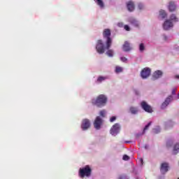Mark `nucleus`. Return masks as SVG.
I'll return each mask as SVG.
<instances>
[{
	"label": "nucleus",
	"mask_w": 179,
	"mask_h": 179,
	"mask_svg": "<svg viewBox=\"0 0 179 179\" xmlns=\"http://www.w3.org/2000/svg\"><path fill=\"white\" fill-rule=\"evenodd\" d=\"M150 125H152V122H148V124L144 127L143 132H145V131H148V129H149V127H150Z\"/></svg>",
	"instance_id": "nucleus-25"
},
{
	"label": "nucleus",
	"mask_w": 179,
	"mask_h": 179,
	"mask_svg": "<svg viewBox=\"0 0 179 179\" xmlns=\"http://www.w3.org/2000/svg\"><path fill=\"white\" fill-rule=\"evenodd\" d=\"M90 120L89 119H84L82 121L81 124V129L83 131H87V129H89L90 128Z\"/></svg>",
	"instance_id": "nucleus-8"
},
{
	"label": "nucleus",
	"mask_w": 179,
	"mask_h": 179,
	"mask_svg": "<svg viewBox=\"0 0 179 179\" xmlns=\"http://www.w3.org/2000/svg\"><path fill=\"white\" fill-rule=\"evenodd\" d=\"M160 171L162 174H166L169 171V164L164 162L161 164Z\"/></svg>",
	"instance_id": "nucleus-9"
},
{
	"label": "nucleus",
	"mask_w": 179,
	"mask_h": 179,
	"mask_svg": "<svg viewBox=\"0 0 179 179\" xmlns=\"http://www.w3.org/2000/svg\"><path fill=\"white\" fill-rule=\"evenodd\" d=\"M178 99H179V93H178Z\"/></svg>",
	"instance_id": "nucleus-42"
},
{
	"label": "nucleus",
	"mask_w": 179,
	"mask_h": 179,
	"mask_svg": "<svg viewBox=\"0 0 179 179\" xmlns=\"http://www.w3.org/2000/svg\"><path fill=\"white\" fill-rule=\"evenodd\" d=\"M103 37L106 40V46L102 40H98L96 42V50L99 54H104L106 50H110L113 44V38H111V30L105 29L103 31Z\"/></svg>",
	"instance_id": "nucleus-1"
},
{
	"label": "nucleus",
	"mask_w": 179,
	"mask_h": 179,
	"mask_svg": "<svg viewBox=\"0 0 179 179\" xmlns=\"http://www.w3.org/2000/svg\"><path fill=\"white\" fill-rule=\"evenodd\" d=\"M141 108L145 111V113H153V109L146 101H143L141 103Z\"/></svg>",
	"instance_id": "nucleus-5"
},
{
	"label": "nucleus",
	"mask_w": 179,
	"mask_h": 179,
	"mask_svg": "<svg viewBox=\"0 0 179 179\" xmlns=\"http://www.w3.org/2000/svg\"><path fill=\"white\" fill-rule=\"evenodd\" d=\"M159 16H161L162 19H165V17H167V13H166V11H164V10H161L159 11Z\"/></svg>",
	"instance_id": "nucleus-17"
},
{
	"label": "nucleus",
	"mask_w": 179,
	"mask_h": 179,
	"mask_svg": "<svg viewBox=\"0 0 179 179\" xmlns=\"http://www.w3.org/2000/svg\"><path fill=\"white\" fill-rule=\"evenodd\" d=\"M140 160H141V164H143V159H141Z\"/></svg>",
	"instance_id": "nucleus-39"
},
{
	"label": "nucleus",
	"mask_w": 179,
	"mask_h": 179,
	"mask_svg": "<svg viewBox=\"0 0 179 179\" xmlns=\"http://www.w3.org/2000/svg\"><path fill=\"white\" fill-rule=\"evenodd\" d=\"M127 8L129 12H134V10H135V3H134V1H130L127 2Z\"/></svg>",
	"instance_id": "nucleus-12"
},
{
	"label": "nucleus",
	"mask_w": 179,
	"mask_h": 179,
	"mask_svg": "<svg viewBox=\"0 0 179 179\" xmlns=\"http://www.w3.org/2000/svg\"><path fill=\"white\" fill-rule=\"evenodd\" d=\"M115 72L116 73H121V72H122V67L121 66H116L115 67Z\"/></svg>",
	"instance_id": "nucleus-23"
},
{
	"label": "nucleus",
	"mask_w": 179,
	"mask_h": 179,
	"mask_svg": "<svg viewBox=\"0 0 179 179\" xmlns=\"http://www.w3.org/2000/svg\"><path fill=\"white\" fill-rule=\"evenodd\" d=\"M101 125H103V119L100 117V116H98L96 117L94 122V127L95 129H100L101 128Z\"/></svg>",
	"instance_id": "nucleus-6"
},
{
	"label": "nucleus",
	"mask_w": 179,
	"mask_h": 179,
	"mask_svg": "<svg viewBox=\"0 0 179 179\" xmlns=\"http://www.w3.org/2000/svg\"><path fill=\"white\" fill-rule=\"evenodd\" d=\"M106 79H107V78L106 77H103V76H99L98 78H97V83H101L103 80H106Z\"/></svg>",
	"instance_id": "nucleus-22"
},
{
	"label": "nucleus",
	"mask_w": 179,
	"mask_h": 179,
	"mask_svg": "<svg viewBox=\"0 0 179 179\" xmlns=\"http://www.w3.org/2000/svg\"><path fill=\"white\" fill-rule=\"evenodd\" d=\"M154 132H155V134H159V132H160V129H154Z\"/></svg>",
	"instance_id": "nucleus-34"
},
{
	"label": "nucleus",
	"mask_w": 179,
	"mask_h": 179,
	"mask_svg": "<svg viewBox=\"0 0 179 179\" xmlns=\"http://www.w3.org/2000/svg\"><path fill=\"white\" fill-rule=\"evenodd\" d=\"M123 160H129V156L127 155H123Z\"/></svg>",
	"instance_id": "nucleus-30"
},
{
	"label": "nucleus",
	"mask_w": 179,
	"mask_h": 179,
	"mask_svg": "<svg viewBox=\"0 0 179 179\" xmlns=\"http://www.w3.org/2000/svg\"><path fill=\"white\" fill-rule=\"evenodd\" d=\"M138 8L140 10H142V9H143V4H142V3H139L138 4Z\"/></svg>",
	"instance_id": "nucleus-28"
},
{
	"label": "nucleus",
	"mask_w": 179,
	"mask_h": 179,
	"mask_svg": "<svg viewBox=\"0 0 179 179\" xmlns=\"http://www.w3.org/2000/svg\"><path fill=\"white\" fill-rule=\"evenodd\" d=\"M166 146H168V147L171 146V145H170V142H168V143H166Z\"/></svg>",
	"instance_id": "nucleus-37"
},
{
	"label": "nucleus",
	"mask_w": 179,
	"mask_h": 179,
	"mask_svg": "<svg viewBox=\"0 0 179 179\" xmlns=\"http://www.w3.org/2000/svg\"><path fill=\"white\" fill-rule=\"evenodd\" d=\"M171 21L173 22L174 23H177L178 22V17L175 14H172L170 16V20Z\"/></svg>",
	"instance_id": "nucleus-16"
},
{
	"label": "nucleus",
	"mask_w": 179,
	"mask_h": 179,
	"mask_svg": "<svg viewBox=\"0 0 179 179\" xmlns=\"http://www.w3.org/2000/svg\"><path fill=\"white\" fill-rule=\"evenodd\" d=\"M178 179H179V178Z\"/></svg>",
	"instance_id": "nucleus-44"
},
{
	"label": "nucleus",
	"mask_w": 179,
	"mask_h": 179,
	"mask_svg": "<svg viewBox=\"0 0 179 179\" xmlns=\"http://www.w3.org/2000/svg\"><path fill=\"white\" fill-rule=\"evenodd\" d=\"M171 100H173V96L170 95L169 96V97H167L166 99V100L164 101V102L162 104L161 106V108L164 109L166 108V107L170 104V101H171Z\"/></svg>",
	"instance_id": "nucleus-10"
},
{
	"label": "nucleus",
	"mask_w": 179,
	"mask_h": 179,
	"mask_svg": "<svg viewBox=\"0 0 179 179\" xmlns=\"http://www.w3.org/2000/svg\"><path fill=\"white\" fill-rule=\"evenodd\" d=\"M176 79H179V75L175 76Z\"/></svg>",
	"instance_id": "nucleus-38"
},
{
	"label": "nucleus",
	"mask_w": 179,
	"mask_h": 179,
	"mask_svg": "<svg viewBox=\"0 0 179 179\" xmlns=\"http://www.w3.org/2000/svg\"><path fill=\"white\" fill-rule=\"evenodd\" d=\"M167 39V37L166 36H165V40H166Z\"/></svg>",
	"instance_id": "nucleus-41"
},
{
	"label": "nucleus",
	"mask_w": 179,
	"mask_h": 179,
	"mask_svg": "<svg viewBox=\"0 0 179 179\" xmlns=\"http://www.w3.org/2000/svg\"><path fill=\"white\" fill-rule=\"evenodd\" d=\"M106 55H108V57H112L114 56V51H113V50L108 49L106 52Z\"/></svg>",
	"instance_id": "nucleus-21"
},
{
	"label": "nucleus",
	"mask_w": 179,
	"mask_h": 179,
	"mask_svg": "<svg viewBox=\"0 0 179 179\" xmlns=\"http://www.w3.org/2000/svg\"><path fill=\"white\" fill-rule=\"evenodd\" d=\"M96 1L100 8H104V2H103V0H96Z\"/></svg>",
	"instance_id": "nucleus-20"
},
{
	"label": "nucleus",
	"mask_w": 179,
	"mask_h": 179,
	"mask_svg": "<svg viewBox=\"0 0 179 179\" xmlns=\"http://www.w3.org/2000/svg\"><path fill=\"white\" fill-rule=\"evenodd\" d=\"M179 152V144H176L173 147V155H177Z\"/></svg>",
	"instance_id": "nucleus-19"
},
{
	"label": "nucleus",
	"mask_w": 179,
	"mask_h": 179,
	"mask_svg": "<svg viewBox=\"0 0 179 179\" xmlns=\"http://www.w3.org/2000/svg\"><path fill=\"white\" fill-rule=\"evenodd\" d=\"M78 176L80 178H85V177H90L92 176V168L89 165H86L85 167L80 169Z\"/></svg>",
	"instance_id": "nucleus-3"
},
{
	"label": "nucleus",
	"mask_w": 179,
	"mask_h": 179,
	"mask_svg": "<svg viewBox=\"0 0 179 179\" xmlns=\"http://www.w3.org/2000/svg\"><path fill=\"white\" fill-rule=\"evenodd\" d=\"M169 12H174L177 9V6L174 1H170L168 5Z\"/></svg>",
	"instance_id": "nucleus-13"
},
{
	"label": "nucleus",
	"mask_w": 179,
	"mask_h": 179,
	"mask_svg": "<svg viewBox=\"0 0 179 179\" xmlns=\"http://www.w3.org/2000/svg\"><path fill=\"white\" fill-rule=\"evenodd\" d=\"M117 120V117L113 116L112 117L110 118V122H114Z\"/></svg>",
	"instance_id": "nucleus-29"
},
{
	"label": "nucleus",
	"mask_w": 179,
	"mask_h": 179,
	"mask_svg": "<svg viewBox=\"0 0 179 179\" xmlns=\"http://www.w3.org/2000/svg\"><path fill=\"white\" fill-rule=\"evenodd\" d=\"M132 48H131V45L128 43V41H125L123 45V50L127 52L128 51H131Z\"/></svg>",
	"instance_id": "nucleus-15"
},
{
	"label": "nucleus",
	"mask_w": 179,
	"mask_h": 179,
	"mask_svg": "<svg viewBox=\"0 0 179 179\" xmlns=\"http://www.w3.org/2000/svg\"><path fill=\"white\" fill-rule=\"evenodd\" d=\"M120 59L122 62H127V61H128V59H127V57H121Z\"/></svg>",
	"instance_id": "nucleus-31"
},
{
	"label": "nucleus",
	"mask_w": 179,
	"mask_h": 179,
	"mask_svg": "<svg viewBox=\"0 0 179 179\" xmlns=\"http://www.w3.org/2000/svg\"><path fill=\"white\" fill-rule=\"evenodd\" d=\"M126 143H129V141H126Z\"/></svg>",
	"instance_id": "nucleus-40"
},
{
	"label": "nucleus",
	"mask_w": 179,
	"mask_h": 179,
	"mask_svg": "<svg viewBox=\"0 0 179 179\" xmlns=\"http://www.w3.org/2000/svg\"><path fill=\"white\" fill-rule=\"evenodd\" d=\"M150 69L148 67L144 68L141 72V76L143 79H146L150 76Z\"/></svg>",
	"instance_id": "nucleus-7"
},
{
	"label": "nucleus",
	"mask_w": 179,
	"mask_h": 179,
	"mask_svg": "<svg viewBox=\"0 0 179 179\" xmlns=\"http://www.w3.org/2000/svg\"><path fill=\"white\" fill-rule=\"evenodd\" d=\"M163 27L164 30H169V29L173 27V22L170 20H166L163 24Z\"/></svg>",
	"instance_id": "nucleus-11"
},
{
	"label": "nucleus",
	"mask_w": 179,
	"mask_h": 179,
	"mask_svg": "<svg viewBox=\"0 0 179 179\" xmlns=\"http://www.w3.org/2000/svg\"><path fill=\"white\" fill-rule=\"evenodd\" d=\"M162 76H163V72H162V71L160 70H158L153 73L152 79L153 80H156V79H159L162 78Z\"/></svg>",
	"instance_id": "nucleus-14"
},
{
	"label": "nucleus",
	"mask_w": 179,
	"mask_h": 179,
	"mask_svg": "<svg viewBox=\"0 0 179 179\" xmlns=\"http://www.w3.org/2000/svg\"><path fill=\"white\" fill-rule=\"evenodd\" d=\"M176 90H177L176 88L172 90V94H176Z\"/></svg>",
	"instance_id": "nucleus-36"
},
{
	"label": "nucleus",
	"mask_w": 179,
	"mask_h": 179,
	"mask_svg": "<svg viewBox=\"0 0 179 179\" xmlns=\"http://www.w3.org/2000/svg\"><path fill=\"white\" fill-rule=\"evenodd\" d=\"M92 103L94 106H96L97 107L106 106V103H107V96L104 94H100L96 97V99H92Z\"/></svg>",
	"instance_id": "nucleus-2"
},
{
	"label": "nucleus",
	"mask_w": 179,
	"mask_h": 179,
	"mask_svg": "<svg viewBox=\"0 0 179 179\" xmlns=\"http://www.w3.org/2000/svg\"><path fill=\"white\" fill-rule=\"evenodd\" d=\"M119 179H128V178L125 175H122L119 177Z\"/></svg>",
	"instance_id": "nucleus-32"
},
{
	"label": "nucleus",
	"mask_w": 179,
	"mask_h": 179,
	"mask_svg": "<svg viewBox=\"0 0 179 179\" xmlns=\"http://www.w3.org/2000/svg\"><path fill=\"white\" fill-rule=\"evenodd\" d=\"M117 26H118L119 27H122V26H124V24H122V22H119V23L117 24Z\"/></svg>",
	"instance_id": "nucleus-35"
},
{
	"label": "nucleus",
	"mask_w": 179,
	"mask_h": 179,
	"mask_svg": "<svg viewBox=\"0 0 179 179\" xmlns=\"http://www.w3.org/2000/svg\"><path fill=\"white\" fill-rule=\"evenodd\" d=\"M139 50L141 52L145 50V45L143 43L140 44Z\"/></svg>",
	"instance_id": "nucleus-26"
},
{
	"label": "nucleus",
	"mask_w": 179,
	"mask_h": 179,
	"mask_svg": "<svg viewBox=\"0 0 179 179\" xmlns=\"http://www.w3.org/2000/svg\"><path fill=\"white\" fill-rule=\"evenodd\" d=\"M124 29H126L127 31H129V30H131V29L129 28V26L128 25H124Z\"/></svg>",
	"instance_id": "nucleus-33"
},
{
	"label": "nucleus",
	"mask_w": 179,
	"mask_h": 179,
	"mask_svg": "<svg viewBox=\"0 0 179 179\" xmlns=\"http://www.w3.org/2000/svg\"><path fill=\"white\" fill-rule=\"evenodd\" d=\"M99 114L101 117H106V110H101Z\"/></svg>",
	"instance_id": "nucleus-27"
},
{
	"label": "nucleus",
	"mask_w": 179,
	"mask_h": 179,
	"mask_svg": "<svg viewBox=\"0 0 179 179\" xmlns=\"http://www.w3.org/2000/svg\"><path fill=\"white\" fill-rule=\"evenodd\" d=\"M130 110V113H131L132 114H138V108L131 106L129 108Z\"/></svg>",
	"instance_id": "nucleus-18"
},
{
	"label": "nucleus",
	"mask_w": 179,
	"mask_h": 179,
	"mask_svg": "<svg viewBox=\"0 0 179 179\" xmlns=\"http://www.w3.org/2000/svg\"><path fill=\"white\" fill-rule=\"evenodd\" d=\"M120 124L115 123L112 126L110 132L113 136H115L117 134H120Z\"/></svg>",
	"instance_id": "nucleus-4"
},
{
	"label": "nucleus",
	"mask_w": 179,
	"mask_h": 179,
	"mask_svg": "<svg viewBox=\"0 0 179 179\" xmlns=\"http://www.w3.org/2000/svg\"><path fill=\"white\" fill-rule=\"evenodd\" d=\"M136 179H139L138 178H136Z\"/></svg>",
	"instance_id": "nucleus-43"
},
{
	"label": "nucleus",
	"mask_w": 179,
	"mask_h": 179,
	"mask_svg": "<svg viewBox=\"0 0 179 179\" xmlns=\"http://www.w3.org/2000/svg\"><path fill=\"white\" fill-rule=\"evenodd\" d=\"M131 24H134V26H136V27H138L139 26V23H138V21L133 20L131 22Z\"/></svg>",
	"instance_id": "nucleus-24"
}]
</instances>
